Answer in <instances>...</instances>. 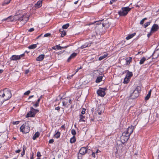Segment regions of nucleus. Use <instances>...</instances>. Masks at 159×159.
<instances>
[{"label": "nucleus", "instance_id": "nucleus-1", "mask_svg": "<svg viewBox=\"0 0 159 159\" xmlns=\"http://www.w3.org/2000/svg\"><path fill=\"white\" fill-rule=\"evenodd\" d=\"M0 95L5 101L10 99L12 96L11 91L7 89H5L3 90L0 91Z\"/></svg>", "mask_w": 159, "mask_h": 159}, {"label": "nucleus", "instance_id": "nucleus-2", "mask_svg": "<svg viewBox=\"0 0 159 159\" xmlns=\"http://www.w3.org/2000/svg\"><path fill=\"white\" fill-rule=\"evenodd\" d=\"M131 8L129 7H125L122 8L121 10L118 12V14L121 16H125L131 10Z\"/></svg>", "mask_w": 159, "mask_h": 159}, {"label": "nucleus", "instance_id": "nucleus-3", "mask_svg": "<svg viewBox=\"0 0 159 159\" xmlns=\"http://www.w3.org/2000/svg\"><path fill=\"white\" fill-rule=\"evenodd\" d=\"M97 25H99V27H101L102 26L103 27H104L106 29L108 28L110 25V24L109 23V21L108 20H106L103 21V22L101 24V23H100L99 21H96L94 22V23H96Z\"/></svg>", "mask_w": 159, "mask_h": 159}, {"label": "nucleus", "instance_id": "nucleus-4", "mask_svg": "<svg viewBox=\"0 0 159 159\" xmlns=\"http://www.w3.org/2000/svg\"><path fill=\"white\" fill-rule=\"evenodd\" d=\"M129 135L125 131L122 133V136L120 137V141L122 144H124L127 141L129 137Z\"/></svg>", "mask_w": 159, "mask_h": 159}, {"label": "nucleus", "instance_id": "nucleus-5", "mask_svg": "<svg viewBox=\"0 0 159 159\" xmlns=\"http://www.w3.org/2000/svg\"><path fill=\"white\" fill-rule=\"evenodd\" d=\"M125 72H126L127 74L124 78L123 83H127L129 82L130 78L132 76L133 74L132 72H129L128 70H126Z\"/></svg>", "mask_w": 159, "mask_h": 159}, {"label": "nucleus", "instance_id": "nucleus-6", "mask_svg": "<svg viewBox=\"0 0 159 159\" xmlns=\"http://www.w3.org/2000/svg\"><path fill=\"white\" fill-rule=\"evenodd\" d=\"M29 20L28 16H26V15H22L20 17V21L22 25H24Z\"/></svg>", "mask_w": 159, "mask_h": 159}, {"label": "nucleus", "instance_id": "nucleus-7", "mask_svg": "<svg viewBox=\"0 0 159 159\" xmlns=\"http://www.w3.org/2000/svg\"><path fill=\"white\" fill-rule=\"evenodd\" d=\"M106 89V88H100L97 91L98 95L102 97H104L106 94L105 91Z\"/></svg>", "mask_w": 159, "mask_h": 159}, {"label": "nucleus", "instance_id": "nucleus-8", "mask_svg": "<svg viewBox=\"0 0 159 159\" xmlns=\"http://www.w3.org/2000/svg\"><path fill=\"white\" fill-rule=\"evenodd\" d=\"M91 150L90 149H86V148L84 147L81 148L79 151V153L82 155H84L86 153H89Z\"/></svg>", "mask_w": 159, "mask_h": 159}, {"label": "nucleus", "instance_id": "nucleus-9", "mask_svg": "<svg viewBox=\"0 0 159 159\" xmlns=\"http://www.w3.org/2000/svg\"><path fill=\"white\" fill-rule=\"evenodd\" d=\"M138 91L136 90H134L130 96L131 99H134L138 97L139 95Z\"/></svg>", "mask_w": 159, "mask_h": 159}, {"label": "nucleus", "instance_id": "nucleus-10", "mask_svg": "<svg viewBox=\"0 0 159 159\" xmlns=\"http://www.w3.org/2000/svg\"><path fill=\"white\" fill-rule=\"evenodd\" d=\"M134 129V126H129L125 130V132L127 133L130 136V134L133 132Z\"/></svg>", "mask_w": 159, "mask_h": 159}, {"label": "nucleus", "instance_id": "nucleus-11", "mask_svg": "<svg viewBox=\"0 0 159 159\" xmlns=\"http://www.w3.org/2000/svg\"><path fill=\"white\" fill-rule=\"evenodd\" d=\"M24 56V54H22L20 55H14L12 56L10 59L11 60H16L20 59L21 57H23Z\"/></svg>", "mask_w": 159, "mask_h": 159}, {"label": "nucleus", "instance_id": "nucleus-12", "mask_svg": "<svg viewBox=\"0 0 159 159\" xmlns=\"http://www.w3.org/2000/svg\"><path fill=\"white\" fill-rule=\"evenodd\" d=\"M104 107L103 106L100 105L99 106L96 113H98L99 115H101L102 113L104 112Z\"/></svg>", "mask_w": 159, "mask_h": 159}, {"label": "nucleus", "instance_id": "nucleus-13", "mask_svg": "<svg viewBox=\"0 0 159 159\" xmlns=\"http://www.w3.org/2000/svg\"><path fill=\"white\" fill-rule=\"evenodd\" d=\"M25 126L24 124L22 125L20 128V131L25 133H27L29 131V129H27V130L25 129Z\"/></svg>", "mask_w": 159, "mask_h": 159}, {"label": "nucleus", "instance_id": "nucleus-14", "mask_svg": "<svg viewBox=\"0 0 159 159\" xmlns=\"http://www.w3.org/2000/svg\"><path fill=\"white\" fill-rule=\"evenodd\" d=\"M21 15L20 14H19L18 13H16V15L13 17V20H17L20 21V17H21Z\"/></svg>", "mask_w": 159, "mask_h": 159}, {"label": "nucleus", "instance_id": "nucleus-15", "mask_svg": "<svg viewBox=\"0 0 159 159\" xmlns=\"http://www.w3.org/2000/svg\"><path fill=\"white\" fill-rule=\"evenodd\" d=\"M158 27V25L157 24L154 25L151 28V32H155L157 31L159 29Z\"/></svg>", "mask_w": 159, "mask_h": 159}, {"label": "nucleus", "instance_id": "nucleus-16", "mask_svg": "<svg viewBox=\"0 0 159 159\" xmlns=\"http://www.w3.org/2000/svg\"><path fill=\"white\" fill-rule=\"evenodd\" d=\"M42 5V1L41 0L38 1L35 5V7L37 8L40 7Z\"/></svg>", "mask_w": 159, "mask_h": 159}, {"label": "nucleus", "instance_id": "nucleus-17", "mask_svg": "<svg viewBox=\"0 0 159 159\" xmlns=\"http://www.w3.org/2000/svg\"><path fill=\"white\" fill-rule=\"evenodd\" d=\"M77 55V53H76L74 52L71 54L70 56L68 58L67 61L69 62L71 59L74 58Z\"/></svg>", "mask_w": 159, "mask_h": 159}, {"label": "nucleus", "instance_id": "nucleus-18", "mask_svg": "<svg viewBox=\"0 0 159 159\" xmlns=\"http://www.w3.org/2000/svg\"><path fill=\"white\" fill-rule=\"evenodd\" d=\"M44 56H45L43 54L40 55L38 57H37L36 60L37 61H42L44 58Z\"/></svg>", "mask_w": 159, "mask_h": 159}, {"label": "nucleus", "instance_id": "nucleus-19", "mask_svg": "<svg viewBox=\"0 0 159 159\" xmlns=\"http://www.w3.org/2000/svg\"><path fill=\"white\" fill-rule=\"evenodd\" d=\"M132 57H126L125 58V60L126 61V64L127 65H128L132 61Z\"/></svg>", "mask_w": 159, "mask_h": 159}, {"label": "nucleus", "instance_id": "nucleus-20", "mask_svg": "<svg viewBox=\"0 0 159 159\" xmlns=\"http://www.w3.org/2000/svg\"><path fill=\"white\" fill-rule=\"evenodd\" d=\"M30 110L32 112V113H33V115L34 116L39 111L38 110L34 109L32 107H31Z\"/></svg>", "mask_w": 159, "mask_h": 159}, {"label": "nucleus", "instance_id": "nucleus-21", "mask_svg": "<svg viewBox=\"0 0 159 159\" xmlns=\"http://www.w3.org/2000/svg\"><path fill=\"white\" fill-rule=\"evenodd\" d=\"M108 54L106 52L103 56H100L98 58V60L99 61H101L103 59L106 58L108 55Z\"/></svg>", "mask_w": 159, "mask_h": 159}, {"label": "nucleus", "instance_id": "nucleus-22", "mask_svg": "<svg viewBox=\"0 0 159 159\" xmlns=\"http://www.w3.org/2000/svg\"><path fill=\"white\" fill-rule=\"evenodd\" d=\"M91 44V43H85L84 45L82 46L80 48L81 49H83L84 48H85L87 47H89L90 46Z\"/></svg>", "mask_w": 159, "mask_h": 159}, {"label": "nucleus", "instance_id": "nucleus-23", "mask_svg": "<svg viewBox=\"0 0 159 159\" xmlns=\"http://www.w3.org/2000/svg\"><path fill=\"white\" fill-rule=\"evenodd\" d=\"M40 135V133L39 132H36L33 135V139L34 140H35L37 138H38Z\"/></svg>", "mask_w": 159, "mask_h": 159}, {"label": "nucleus", "instance_id": "nucleus-24", "mask_svg": "<svg viewBox=\"0 0 159 159\" xmlns=\"http://www.w3.org/2000/svg\"><path fill=\"white\" fill-rule=\"evenodd\" d=\"M59 31L61 33V34L62 37L64 36L66 34V32L64 31L62 29H61L59 30Z\"/></svg>", "mask_w": 159, "mask_h": 159}, {"label": "nucleus", "instance_id": "nucleus-25", "mask_svg": "<svg viewBox=\"0 0 159 159\" xmlns=\"http://www.w3.org/2000/svg\"><path fill=\"white\" fill-rule=\"evenodd\" d=\"M151 91H152V90H150L149 92H148V94L145 97V99L146 100H148L149 98H150V96H151Z\"/></svg>", "mask_w": 159, "mask_h": 159}, {"label": "nucleus", "instance_id": "nucleus-26", "mask_svg": "<svg viewBox=\"0 0 159 159\" xmlns=\"http://www.w3.org/2000/svg\"><path fill=\"white\" fill-rule=\"evenodd\" d=\"M33 113H32V112L31 111V110L27 114L26 117H33L34 116Z\"/></svg>", "mask_w": 159, "mask_h": 159}, {"label": "nucleus", "instance_id": "nucleus-27", "mask_svg": "<svg viewBox=\"0 0 159 159\" xmlns=\"http://www.w3.org/2000/svg\"><path fill=\"white\" fill-rule=\"evenodd\" d=\"M135 33H134L131 34H129L126 37V39L127 40H129L134 37L135 35Z\"/></svg>", "mask_w": 159, "mask_h": 159}, {"label": "nucleus", "instance_id": "nucleus-28", "mask_svg": "<svg viewBox=\"0 0 159 159\" xmlns=\"http://www.w3.org/2000/svg\"><path fill=\"white\" fill-rule=\"evenodd\" d=\"M80 119L79 120L80 121H85V116L82 115H80Z\"/></svg>", "mask_w": 159, "mask_h": 159}, {"label": "nucleus", "instance_id": "nucleus-29", "mask_svg": "<svg viewBox=\"0 0 159 159\" xmlns=\"http://www.w3.org/2000/svg\"><path fill=\"white\" fill-rule=\"evenodd\" d=\"M68 103V99L66 98H64L62 102L63 106H65Z\"/></svg>", "mask_w": 159, "mask_h": 159}, {"label": "nucleus", "instance_id": "nucleus-30", "mask_svg": "<svg viewBox=\"0 0 159 159\" xmlns=\"http://www.w3.org/2000/svg\"><path fill=\"white\" fill-rule=\"evenodd\" d=\"M8 20V21H12L13 20V17L10 16L5 19H4L2 20V21H4V20Z\"/></svg>", "mask_w": 159, "mask_h": 159}, {"label": "nucleus", "instance_id": "nucleus-31", "mask_svg": "<svg viewBox=\"0 0 159 159\" xmlns=\"http://www.w3.org/2000/svg\"><path fill=\"white\" fill-rule=\"evenodd\" d=\"M37 46V44H33L29 46L28 48L29 49H33L36 48Z\"/></svg>", "mask_w": 159, "mask_h": 159}, {"label": "nucleus", "instance_id": "nucleus-32", "mask_svg": "<svg viewBox=\"0 0 159 159\" xmlns=\"http://www.w3.org/2000/svg\"><path fill=\"white\" fill-rule=\"evenodd\" d=\"M146 60V58L144 57H143L141 59L139 62V64L141 65L143 64Z\"/></svg>", "mask_w": 159, "mask_h": 159}, {"label": "nucleus", "instance_id": "nucleus-33", "mask_svg": "<svg viewBox=\"0 0 159 159\" xmlns=\"http://www.w3.org/2000/svg\"><path fill=\"white\" fill-rule=\"evenodd\" d=\"M102 80V76H99L96 79V83H99L101 82Z\"/></svg>", "mask_w": 159, "mask_h": 159}, {"label": "nucleus", "instance_id": "nucleus-34", "mask_svg": "<svg viewBox=\"0 0 159 159\" xmlns=\"http://www.w3.org/2000/svg\"><path fill=\"white\" fill-rule=\"evenodd\" d=\"M76 141V139L75 136H73L71 138L70 140V142L71 143H74Z\"/></svg>", "mask_w": 159, "mask_h": 159}, {"label": "nucleus", "instance_id": "nucleus-35", "mask_svg": "<svg viewBox=\"0 0 159 159\" xmlns=\"http://www.w3.org/2000/svg\"><path fill=\"white\" fill-rule=\"evenodd\" d=\"M56 46V48L57 49H58V50H60L61 48H66L67 46H65V47H61L59 45H57Z\"/></svg>", "mask_w": 159, "mask_h": 159}, {"label": "nucleus", "instance_id": "nucleus-36", "mask_svg": "<svg viewBox=\"0 0 159 159\" xmlns=\"http://www.w3.org/2000/svg\"><path fill=\"white\" fill-rule=\"evenodd\" d=\"M60 135V133L59 132H57L54 135V137L56 138H59Z\"/></svg>", "mask_w": 159, "mask_h": 159}, {"label": "nucleus", "instance_id": "nucleus-37", "mask_svg": "<svg viewBox=\"0 0 159 159\" xmlns=\"http://www.w3.org/2000/svg\"><path fill=\"white\" fill-rule=\"evenodd\" d=\"M10 0H6L4 1L3 3H2V5H4L5 4H7L10 2Z\"/></svg>", "mask_w": 159, "mask_h": 159}, {"label": "nucleus", "instance_id": "nucleus-38", "mask_svg": "<svg viewBox=\"0 0 159 159\" xmlns=\"http://www.w3.org/2000/svg\"><path fill=\"white\" fill-rule=\"evenodd\" d=\"M69 24H66L62 26V29H66L69 26Z\"/></svg>", "mask_w": 159, "mask_h": 159}, {"label": "nucleus", "instance_id": "nucleus-39", "mask_svg": "<svg viewBox=\"0 0 159 159\" xmlns=\"http://www.w3.org/2000/svg\"><path fill=\"white\" fill-rule=\"evenodd\" d=\"M141 87L140 86H137L136 89L134 90H136L138 91V93H139V92L141 90Z\"/></svg>", "mask_w": 159, "mask_h": 159}, {"label": "nucleus", "instance_id": "nucleus-40", "mask_svg": "<svg viewBox=\"0 0 159 159\" xmlns=\"http://www.w3.org/2000/svg\"><path fill=\"white\" fill-rule=\"evenodd\" d=\"M72 134L74 136L76 134L75 130L74 129H72L71 131Z\"/></svg>", "mask_w": 159, "mask_h": 159}, {"label": "nucleus", "instance_id": "nucleus-41", "mask_svg": "<svg viewBox=\"0 0 159 159\" xmlns=\"http://www.w3.org/2000/svg\"><path fill=\"white\" fill-rule=\"evenodd\" d=\"M4 102V101L2 99V98L1 96L0 95V106L2 105Z\"/></svg>", "mask_w": 159, "mask_h": 159}, {"label": "nucleus", "instance_id": "nucleus-42", "mask_svg": "<svg viewBox=\"0 0 159 159\" xmlns=\"http://www.w3.org/2000/svg\"><path fill=\"white\" fill-rule=\"evenodd\" d=\"M150 22H148L147 23H145L144 24V27L145 28H146L147 27L148 25H149L150 24Z\"/></svg>", "mask_w": 159, "mask_h": 159}, {"label": "nucleus", "instance_id": "nucleus-43", "mask_svg": "<svg viewBox=\"0 0 159 159\" xmlns=\"http://www.w3.org/2000/svg\"><path fill=\"white\" fill-rule=\"evenodd\" d=\"M20 122V121H13L12 122V124L13 125H17Z\"/></svg>", "mask_w": 159, "mask_h": 159}, {"label": "nucleus", "instance_id": "nucleus-44", "mask_svg": "<svg viewBox=\"0 0 159 159\" xmlns=\"http://www.w3.org/2000/svg\"><path fill=\"white\" fill-rule=\"evenodd\" d=\"M86 109L85 108H83L82 111H81L82 114H84L85 113Z\"/></svg>", "mask_w": 159, "mask_h": 159}, {"label": "nucleus", "instance_id": "nucleus-45", "mask_svg": "<svg viewBox=\"0 0 159 159\" xmlns=\"http://www.w3.org/2000/svg\"><path fill=\"white\" fill-rule=\"evenodd\" d=\"M30 91L29 90H28L25 93H24V94L25 95H28L30 94Z\"/></svg>", "mask_w": 159, "mask_h": 159}, {"label": "nucleus", "instance_id": "nucleus-46", "mask_svg": "<svg viewBox=\"0 0 159 159\" xmlns=\"http://www.w3.org/2000/svg\"><path fill=\"white\" fill-rule=\"evenodd\" d=\"M82 66H80L79 68H78L76 70H75V74L76 72H77L79 70L82 69Z\"/></svg>", "mask_w": 159, "mask_h": 159}, {"label": "nucleus", "instance_id": "nucleus-47", "mask_svg": "<svg viewBox=\"0 0 159 159\" xmlns=\"http://www.w3.org/2000/svg\"><path fill=\"white\" fill-rule=\"evenodd\" d=\"M50 35V34L49 33H47L44 35V37H49Z\"/></svg>", "mask_w": 159, "mask_h": 159}, {"label": "nucleus", "instance_id": "nucleus-48", "mask_svg": "<svg viewBox=\"0 0 159 159\" xmlns=\"http://www.w3.org/2000/svg\"><path fill=\"white\" fill-rule=\"evenodd\" d=\"M37 156L38 157H39L41 156L40 153L39 152H38L37 154Z\"/></svg>", "mask_w": 159, "mask_h": 159}, {"label": "nucleus", "instance_id": "nucleus-49", "mask_svg": "<svg viewBox=\"0 0 159 159\" xmlns=\"http://www.w3.org/2000/svg\"><path fill=\"white\" fill-rule=\"evenodd\" d=\"M39 102H37L36 103L34 104V106L35 107H38V106H39Z\"/></svg>", "mask_w": 159, "mask_h": 159}, {"label": "nucleus", "instance_id": "nucleus-50", "mask_svg": "<svg viewBox=\"0 0 159 159\" xmlns=\"http://www.w3.org/2000/svg\"><path fill=\"white\" fill-rule=\"evenodd\" d=\"M26 147L25 145H23V151L25 152V150L26 149Z\"/></svg>", "mask_w": 159, "mask_h": 159}, {"label": "nucleus", "instance_id": "nucleus-51", "mask_svg": "<svg viewBox=\"0 0 159 159\" xmlns=\"http://www.w3.org/2000/svg\"><path fill=\"white\" fill-rule=\"evenodd\" d=\"M75 74H73L72 75H69L67 77V79H70L71 77H73V76L75 75Z\"/></svg>", "mask_w": 159, "mask_h": 159}, {"label": "nucleus", "instance_id": "nucleus-52", "mask_svg": "<svg viewBox=\"0 0 159 159\" xmlns=\"http://www.w3.org/2000/svg\"><path fill=\"white\" fill-rule=\"evenodd\" d=\"M54 142V140L53 139H51L49 140V143H53Z\"/></svg>", "mask_w": 159, "mask_h": 159}, {"label": "nucleus", "instance_id": "nucleus-53", "mask_svg": "<svg viewBox=\"0 0 159 159\" xmlns=\"http://www.w3.org/2000/svg\"><path fill=\"white\" fill-rule=\"evenodd\" d=\"M34 28H31L28 30V31L31 32L34 31Z\"/></svg>", "mask_w": 159, "mask_h": 159}, {"label": "nucleus", "instance_id": "nucleus-54", "mask_svg": "<svg viewBox=\"0 0 159 159\" xmlns=\"http://www.w3.org/2000/svg\"><path fill=\"white\" fill-rule=\"evenodd\" d=\"M138 122L137 121H135L134 122V126H134V128H135V126L137 124Z\"/></svg>", "mask_w": 159, "mask_h": 159}, {"label": "nucleus", "instance_id": "nucleus-55", "mask_svg": "<svg viewBox=\"0 0 159 159\" xmlns=\"http://www.w3.org/2000/svg\"><path fill=\"white\" fill-rule=\"evenodd\" d=\"M144 21L143 19H142L140 22V24L141 25H143L144 23Z\"/></svg>", "mask_w": 159, "mask_h": 159}, {"label": "nucleus", "instance_id": "nucleus-56", "mask_svg": "<svg viewBox=\"0 0 159 159\" xmlns=\"http://www.w3.org/2000/svg\"><path fill=\"white\" fill-rule=\"evenodd\" d=\"M29 72V70H25V74H27Z\"/></svg>", "mask_w": 159, "mask_h": 159}, {"label": "nucleus", "instance_id": "nucleus-57", "mask_svg": "<svg viewBox=\"0 0 159 159\" xmlns=\"http://www.w3.org/2000/svg\"><path fill=\"white\" fill-rule=\"evenodd\" d=\"M92 156L95 157V153L92 152Z\"/></svg>", "mask_w": 159, "mask_h": 159}, {"label": "nucleus", "instance_id": "nucleus-58", "mask_svg": "<svg viewBox=\"0 0 159 159\" xmlns=\"http://www.w3.org/2000/svg\"><path fill=\"white\" fill-rule=\"evenodd\" d=\"M20 149H19L18 150H16L15 151V152L16 153H18L20 152Z\"/></svg>", "mask_w": 159, "mask_h": 159}, {"label": "nucleus", "instance_id": "nucleus-59", "mask_svg": "<svg viewBox=\"0 0 159 159\" xmlns=\"http://www.w3.org/2000/svg\"><path fill=\"white\" fill-rule=\"evenodd\" d=\"M56 46H54L53 47H52V49H57V48H56Z\"/></svg>", "mask_w": 159, "mask_h": 159}, {"label": "nucleus", "instance_id": "nucleus-60", "mask_svg": "<svg viewBox=\"0 0 159 159\" xmlns=\"http://www.w3.org/2000/svg\"><path fill=\"white\" fill-rule=\"evenodd\" d=\"M25 154V152L23 151L21 154V156H23Z\"/></svg>", "mask_w": 159, "mask_h": 159}, {"label": "nucleus", "instance_id": "nucleus-61", "mask_svg": "<svg viewBox=\"0 0 159 159\" xmlns=\"http://www.w3.org/2000/svg\"><path fill=\"white\" fill-rule=\"evenodd\" d=\"M55 109L57 110H59L60 109V107H58L55 108Z\"/></svg>", "mask_w": 159, "mask_h": 159}, {"label": "nucleus", "instance_id": "nucleus-62", "mask_svg": "<svg viewBox=\"0 0 159 159\" xmlns=\"http://www.w3.org/2000/svg\"><path fill=\"white\" fill-rule=\"evenodd\" d=\"M62 128L64 129L65 128V126L64 125H62L61 126Z\"/></svg>", "mask_w": 159, "mask_h": 159}, {"label": "nucleus", "instance_id": "nucleus-63", "mask_svg": "<svg viewBox=\"0 0 159 159\" xmlns=\"http://www.w3.org/2000/svg\"><path fill=\"white\" fill-rule=\"evenodd\" d=\"M69 102L70 104H71V99H69Z\"/></svg>", "mask_w": 159, "mask_h": 159}, {"label": "nucleus", "instance_id": "nucleus-64", "mask_svg": "<svg viewBox=\"0 0 159 159\" xmlns=\"http://www.w3.org/2000/svg\"><path fill=\"white\" fill-rule=\"evenodd\" d=\"M30 159H34V157H33V154L30 158Z\"/></svg>", "mask_w": 159, "mask_h": 159}]
</instances>
